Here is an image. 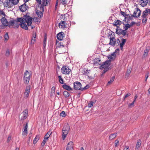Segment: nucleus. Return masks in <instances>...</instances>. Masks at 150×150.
<instances>
[{"label":"nucleus","mask_w":150,"mask_h":150,"mask_svg":"<svg viewBox=\"0 0 150 150\" xmlns=\"http://www.w3.org/2000/svg\"><path fill=\"white\" fill-rule=\"evenodd\" d=\"M0 14L1 15H2L4 16H5V14L4 12L2 10H0Z\"/></svg>","instance_id":"60"},{"label":"nucleus","mask_w":150,"mask_h":150,"mask_svg":"<svg viewBox=\"0 0 150 150\" xmlns=\"http://www.w3.org/2000/svg\"><path fill=\"white\" fill-rule=\"evenodd\" d=\"M30 86H27L26 87L25 90V91L24 92V95H25V98H27L28 97L29 95V93L30 92Z\"/></svg>","instance_id":"11"},{"label":"nucleus","mask_w":150,"mask_h":150,"mask_svg":"<svg viewBox=\"0 0 150 150\" xmlns=\"http://www.w3.org/2000/svg\"><path fill=\"white\" fill-rule=\"evenodd\" d=\"M67 2V1L66 0H62V3L64 5H66Z\"/></svg>","instance_id":"55"},{"label":"nucleus","mask_w":150,"mask_h":150,"mask_svg":"<svg viewBox=\"0 0 150 150\" xmlns=\"http://www.w3.org/2000/svg\"><path fill=\"white\" fill-rule=\"evenodd\" d=\"M60 116L62 117H64L65 116V112L64 111H62L60 113Z\"/></svg>","instance_id":"51"},{"label":"nucleus","mask_w":150,"mask_h":150,"mask_svg":"<svg viewBox=\"0 0 150 150\" xmlns=\"http://www.w3.org/2000/svg\"><path fill=\"white\" fill-rule=\"evenodd\" d=\"M74 143L72 142H70L68 143L66 149H69L70 150H72L74 147Z\"/></svg>","instance_id":"17"},{"label":"nucleus","mask_w":150,"mask_h":150,"mask_svg":"<svg viewBox=\"0 0 150 150\" xmlns=\"http://www.w3.org/2000/svg\"><path fill=\"white\" fill-rule=\"evenodd\" d=\"M10 54V52L9 49H7L6 51V56L7 57H8Z\"/></svg>","instance_id":"50"},{"label":"nucleus","mask_w":150,"mask_h":150,"mask_svg":"<svg viewBox=\"0 0 150 150\" xmlns=\"http://www.w3.org/2000/svg\"><path fill=\"white\" fill-rule=\"evenodd\" d=\"M74 88L76 90H81V86H82L81 83L79 82L76 81L74 83Z\"/></svg>","instance_id":"9"},{"label":"nucleus","mask_w":150,"mask_h":150,"mask_svg":"<svg viewBox=\"0 0 150 150\" xmlns=\"http://www.w3.org/2000/svg\"><path fill=\"white\" fill-rule=\"evenodd\" d=\"M51 133H52L51 132H48L45 135L44 137L46 138L47 139H48V138L51 134Z\"/></svg>","instance_id":"42"},{"label":"nucleus","mask_w":150,"mask_h":150,"mask_svg":"<svg viewBox=\"0 0 150 150\" xmlns=\"http://www.w3.org/2000/svg\"><path fill=\"white\" fill-rule=\"evenodd\" d=\"M143 18L142 20V23H145L147 21V18Z\"/></svg>","instance_id":"56"},{"label":"nucleus","mask_w":150,"mask_h":150,"mask_svg":"<svg viewBox=\"0 0 150 150\" xmlns=\"http://www.w3.org/2000/svg\"><path fill=\"white\" fill-rule=\"evenodd\" d=\"M148 15V11L146 10H145L143 12L142 17V18H147Z\"/></svg>","instance_id":"31"},{"label":"nucleus","mask_w":150,"mask_h":150,"mask_svg":"<svg viewBox=\"0 0 150 150\" xmlns=\"http://www.w3.org/2000/svg\"><path fill=\"white\" fill-rule=\"evenodd\" d=\"M110 42L109 44L112 46H115L116 44V40L115 39V36L114 34H111L110 36Z\"/></svg>","instance_id":"5"},{"label":"nucleus","mask_w":150,"mask_h":150,"mask_svg":"<svg viewBox=\"0 0 150 150\" xmlns=\"http://www.w3.org/2000/svg\"><path fill=\"white\" fill-rule=\"evenodd\" d=\"M130 27V26L129 25V24L128 23H127L125 24V26L124 27V28L125 30H126L128 28Z\"/></svg>","instance_id":"44"},{"label":"nucleus","mask_w":150,"mask_h":150,"mask_svg":"<svg viewBox=\"0 0 150 150\" xmlns=\"http://www.w3.org/2000/svg\"><path fill=\"white\" fill-rule=\"evenodd\" d=\"M122 23L121 21L117 20L114 22L113 25L116 26L117 28V27H119V26H120Z\"/></svg>","instance_id":"25"},{"label":"nucleus","mask_w":150,"mask_h":150,"mask_svg":"<svg viewBox=\"0 0 150 150\" xmlns=\"http://www.w3.org/2000/svg\"><path fill=\"white\" fill-rule=\"evenodd\" d=\"M11 139V136H8L7 138V142H9Z\"/></svg>","instance_id":"62"},{"label":"nucleus","mask_w":150,"mask_h":150,"mask_svg":"<svg viewBox=\"0 0 150 150\" xmlns=\"http://www.w3.org/2000/svg\"><path fill=\"white\" fill-rule=\"evenodd\" d=\"M63 95L65 98L68 97L69 96V93L67 91L63 92Z\"/></svg>","instance_id":"38"},{"label":"nucleus","mask_w":150,"mask_h":150,"mask_svg":"<svg viewBox=\"0 0 150 150\" xmlns=\"http://www.w3.org/2000/svg\"><path fill=\"white\" fill-rule=\"evenodd\" d=\"M25 18L22 17L23 22L21 21L20 25L23 29L27 30L28 27L25 23H27L28 26L30 25L32 22L33 18L27 15H25Z\"/></svg>","instance_id":"1"},{"label":"nucleus","mask_w":150,"mask_h":150,"mask_svg":"<svg viewBox=\"0 0 150 150\" xmlns=\"http://www.w3.org/2000/svg\"><path fill=\"white\" fill-rule=\"evenodd\" d=\"M30 78L27 77H23L24 83L25 84H27L29 83Z\"/></svg>","instance_id":"36"},{"label":"nucleus","mask_w":150,"mask_h":150,"mask_svg":"<svg viewBox=\"0 0 150 150\" xmlns=\"http://www.w3.org/2000/svg\"><path fill=\"white\" fill-rule=\"evenodd\" d=\"M131 94L129 93H128L125 96L124 98L123 99V100H125V99L127 98V97L129 96H130Z\"/></svg>","instance_id":"53"},{"label":"nucleus","mask_w":150,"mask_h":150,"mask_svg":"<svg viewBox=\"0 0 150 150\" xmlns=\"http://www.w3.org/2000/svg\"><path fill=\"white\" fill-rule=\"evenodd\" d=\"M28 8L29 7L25 3L19 6V9L22 12L26 11Z\"/></svg>","instance_id":"10"},{"label":"nucleus","mask_w":150,"mask_h":150,"mask_svg":"<svg viewBox=\"0 0 150 150\" xmlns=\"http://www.w3.org/2000/svg\"><path fill=\"white\" fill-rule=\"evenodd\" d=\"M90 70H86V71H84L83 72V74L84 75H86L88 76V74L89 73V71H90Z\"/></svg>","instance_id":"45"},{"label":"nucleus","mask_w":150,"mask_h":150,"mask_svg":"<svg viewBox=\"0 0 150 150\" xmlns=\"http://www.w3.org/2000/svg\"><path fill=\"white\" fill-rule=\"evenodd\" d=\"M123 30L121 29L119 27L117 28L116 33L119 35H121V32H122Z\"/></svg>","instance_id":"30"},{"label":"nucleus","mask_w":150,"mask_h":150,"mask_svg":"<svg viewBox=\"0 0 150 150\" xmlns=\"http://www.w3.org/2000/svg\"><path fill=\"white\" fill-rule=\"evenodd\" d=\"M61 71L62 74H69L70 73L71 70L68 67L64 66L61 68Z\"/></svg>","instance_id":"3"},{"label":"nucleus","mask_w":150,"mask_h":150,"mask_svg":"<svg viewBox=\"0 0 150 150\" xmlns=\"http://www.w3.org/2000/svg\"><path fill=\"white\" fill-rule=\"evenodd\" d=\"M33 21L34 22L37 23H40V19L36 17H34L33 18Z\"/></svg>","instance_id":"41"},{"label":"nucleus","mask_w":150,"mask_h":150,"mask_svg":"<svg viewBox=\"0 0 150 150\" xmlns=\"http://www.w3.org/2000/svg\"><path fill=\"white\" fill-rule=\"evenodd\" d=\"M141 11L140 9L137 8L136 11H135L134 13L132 15V16L134 17H138L140 15Z\"/></svg>","instance_id":"12"},{"label":"nucleus","mask_w":150,"mask_h":150,"mask_svg":"<svg viewBox=\"0 0 150 150\" xmlns=\"http://www.w3.org/2000/svg\"><path fill=\"white\" fill-rule=\"evenodd\" d=\"M42 11H40L37 10L36 13L38 17L40 18H42L43 16V13H42Z\"/></svg>","instance_id":"24"},{"label":"nucleus","mask_w":150,"mask_h":150,"mask_svg":"<svg viewBox=\"0 0 150 150\" xmlns=\"http://www.w3.org/2000/svg\"><path fill=\"white\" fill-rule=\"evenodd\" d=\"M117 135V133H114L111 134L109 136V139L110 140H112L115 138Z\"/></svg>","instance_id":"35"},{"label":"nucleus","mask_w":150,"mask_h":150,"mask_svg":"<svg viewBox=\"0 0 150 150\" xmlns=\"http://www.w3.org/2000/svg\"><path fill=\"white\" fill-rule=\"evenodd\" d=\"M104 70L103 71V73H105L108 69V68H104Z\"/></svg>","instance_id":"61"},{"label":"nucleus","mask_w":150,"mask_h":150,"mask_svg":"<svg viewBox=\"0 0 150 150\" xmlns=\"http://www.w3.org/2000/svg\"><path fill=\"white\" fill-rule=\"evenodd\" d=\"M131 69H128L127 71V72L126 74V76H128L129 75L130 73L131 72Z\"/></svg>","instance_id":"46"},{"label":"nucleus","mask_w":150,"mask_h":150,"mask_svg":"<svg viewBox=\"0 0 150 150\" xmlns=\"http://www.w3.org/2000/svg\"><path fill=\"white\" fill-rule=\"evenodd\" d=\"M120 13L123 16L125 17V19H126V16H128L129 14H126L124 12L121 11L120 12Z\"/></svg>","instance_id":"40"},{"label":"nucleus","mask_w":150,"mask_h":150,"mask_svg":"<svg viewBox=\"0 0 150 150\" xmlns=\"http://www.w3.org/2000/svg\"><path fill=\"white\" fill-rule=\"evenodd\" d=\"M36 36V35L35 34H33V36L32 37V38H31V44H33L34 43V42L36 40V39H35Z\"/></svg>","instance_id":"34"},{"label":"nucleus","mask_w":150,"mask_h":150,"mask_svg":"<svg viewBox=\"0 0 150 150\" xmlns=\"http://www.w3.org/2000/svg\"><path fill=\"white\" fill-rule=\"evenodd\" d=\"M47 42V37L46 35H45V36H44V47H45L46 46V43Z\"/></svg>","instance_id":"48"},{"label":"nucleus","mask_w":150,"mask_h":150,"mask_svg":"<svg viewBox=\"0 0 150 150\" xmlns=\"http://www.w3.org/2000/svg\"><path fill=\"white\" fill-rule=\"evenodd\" d=\"M116 55L115 52L113 53L112 54L108 56V58L109 59L113 60L115 58Z\"/></svg>","instance_id":"26"},{"label":"nucleus","mask_w":150,"mask_h":150,"mask_svg":"<svg viewBox=\"0 0 150 150\" xmlns=\"http://www.w3.org/2000/svg\"><path fill=\"white\" fill-rule=\"evenodd\" d=\"M64 33L62 32H61L58 33L57 35V38L60 40H62L63 38L64 37L63 35Z\"/></svg>","instance_id":"16"},{"label":"nucleus","mask_w":150,"mask_h":150,"mask_svg":"<svg viewBox=\"0 0 150 150\" xmlns=\"http://www.w3.org/2000/svg\"><path fill=\"white\" fill-rule=\"evenodd\" d=\"M141 144V141L140 139H139L137 141L135 150H137L140 148Z\"/></svg>","instance_id":"20"},{"label":"nucleus","mask_w":150,"mask_h":150,"mask_svg":"<svg viewBox=\"0 0 150 150\" xmlns=\"http://www.w3.org/2000/svg\"><path fill=\"white\" fill-rule=\"evenodd\" d=\"M4 39L5 40H7L8 38L9 37L8 33H6L4 35Z\"/></svg>","instance_id":"52"},{"label":"nucleus","mask_w":150,"mask_h":150,"mask_svg":"<svg viewBox=\"0 0 150 150\" xmlns=\"http://www.w3.org/2000/svg\"><path fill=\"white\" fill-rule=\"evenodd\" d=\"M89 86L87 85L85 87H84L83 88H82L81 90L83 91L84 90H85L86 89L88 88H89Z\"/></svg>","instance_id":"54"},{"label":"nucleus","mask_w":150,"mask_h":150,"mask_svg":"<svg viewBox=\"0 0 150 150\" xmlns=\"http://www.w3.org/2000/svg\"><path fill=\"white\" fill-rule=\"evenodd\" d=\"M93 64L94 65H99L101 63V61L98 58H97L95 59L93 61Z\"/></svg>","instance_id":"18"},{"label":"nucleus","mask_w":150,"mask_h":150,"mask_svg":"<svg viewBox=\"0 0 150 150\" xmlns=\"http://www.w3.org/2000/svg\"><path fill=\"white\" fill-rule=\"evenodd\" d=\"M11 1L13 6L14 5L17 4L19 2V0H11Z\"/></svg>","instance_id":"37"},{"label":"nucleus","mask_w":150,"mask_h":150,"mask_svg":"<svg viewBox=\"0 0 150 150\" xmlns=\"http://www.w3.org/2000/svg\"><path fill=\"white\" fill-rule=\"evenodd\" d=\"M40 137V136L39 135L36 136V137L35 138L33 141V143L34 144H35L37 143V142L39 139Z\"/></svg>","instance_id":"33"},{"label":"nucleus","mask_w":150,"mask_h":150,"mask_svg":"<svg viewBox=\"0 0 150 150\" xmlns=\"http://www.w3.org/2000/svg\"><path fill=\"white\" fill-rule=\"evenodd\" d=\"M55 87L54 86L52 87L51 88V93H52V92L53 93H55Z\"/></svg>","instance_id":"59"},{"label":"nucleus","mask_w":150,"mask_h":150,"mask_svg":"<svg viewBox=\"0 0 150 150\" xmlns=\"http://www.w3.org/2000/svg\"><path fill=\"white\" fill-rule=\"evenodd\" d=\"M110 64V61L107 60L104 62H103L100 67V68L103 69V68H108Z\"/></svg>","instance_id":"4"},{"label":"nucleus","mask_w":150,"mask_h":150,"mask_svg":"<svg viewBox=\"0 0 150 150\" xmlns=\"http://www.w3.org/2000/svg\"><path fill=\"white\" fill-rule=\"evenodd\" d=\"M136 23L134 22H132L130 24H129V25H130V27L132 26L133 25L136 24Z\"/></svg>","instance_id":"63"},{"label":"nucleus","mask_w":150,"mask_h":150,"mask_svg":"<svg viewBox=\"0 0 150 150\" xmlns=\"http://www.w3.org/2000/svg\"><path fill=\"white\" fill-rule=\"evenodd\" d=\"M119 141L118 140H116L115 142V147L117 146V145L119 144Z\"/></svg>","instance_id":"57"},{"label":"nucleus","mask_w":150,"mask_h":150,"mask_svg":"<svg viewBox=\"0 0 150 150\" xmlns=\"http://www.w3.org/2000/svg\"><path fill=\"white\" fill-rule=\"evenodd\" d=\"M124 150H129V147L128 146H126L124 148Z\"/></svg>","instance_id":"64"},{"label":"nucleus","mask_w":150,"mask_h":150,"mask_svg":"<svg viewBox=\"0 0 150 150\" xmlns=\"http://www.w3.org/2000/svg\"><path fill=\"white\" fill-rule=\"evenodd\" d=\"M67 24L65 21H62L59 23L58 26L60 28L64 29L66 27Z\"/></svg>","instance_id":"14"},{"label":"nucleus","mask_w":150,"mask_h":150,"mask_svg":"<svg viewBox=\"0 0 150 150\" xmlns=\"http://www.w3.org/2000/svg\"><path fill=\"white\" fill-rule=\"evenodd\" d=\"M127 31L126 30H123L122 32H121V34L123 36H125L126 35Z\"/></svg>","instance_id":"49"},{"label":"nucleus","mask_w":150,"mask_h":150,"mask_svg":"<svg viewBox=\"0 0 150 150\" xmlns=\"http://www.w3.org/2000/svg\"><path fill=\"white\" fill-rule=\"evenodd\" d=\"M120 42V40L118 38L117 39V40H116V44H115L116 45H119Z\"/></svg>","instance_id":"58"},{"label":"nucleus","mask_w":150,"mask_h":150,"mask_svg":"<svg viewBox=\"0 0 150 150\" xmlns=\"http://www.w3.org/2000/svg\"><path fill=\"white\" fill-rule=\"evenodd\" d=\"M51 0H42V4H41V6L40 7V10H42L43 12L44 11V7L45 6H47L49 4Z\"/></svg>","instance_id":"6"},{"label":"nucleus","mask_w":150,"mask_h":150,"mask_svg":"<svg viewBox=\"0 0 150 150\" xmlns=\"http://www.w3.org/2000/svg\"><path fill=\"white\" fill-rule=\"evenodd\" d=\"M31 74L28 71L26 70L24 73V77H27L30 78V76Z\"/></svg>","instance_id":"28"},{"label":"nucleus","mask_w":150,"mask_h":150,"mask_svg":"<svg viewBox=\"0 0 150 150\" xmlns=\"http://www.w3.org/2000/svg\"><path fill=\"white\" fill-rule=\"evenodd\" d=\"M63 42H59L58 44L57 42L56 45H57L58 47H64L66 46V45L65 44H63Z\"/></svg>","instance_id":"32"},{"label":"nucleus","mask_w":150,"mask_h":150,"mask_svg":"<svg viewBox=\"0 0 150 150\" xmlns=\"http://www.w3.org/2000/svg\"><path fill=\"white\" fill-rule=\"evenodd\" d=\"M15 21V20L12 19V20H10V21L8 22V26L10 28H12L13 26Z\"/></svg>","instance_id":"22"},{"label":"nucleus","mask_w":150,"mask_h":150,"mask_svg":"<svg viewBox=\"0 0 150 150\" xmlns=\"http://www.w3.org/2000/svg\"><path fill=\"white\" fill-rule=\"evenodd\" d=\"M94 102L92 101H90L88 103V107L89 108H91L92 107L93 105V103Z\"/></svg>","instance_id":"47"},{"label":"nucleus","mask_w":150,"mask_h":150,"mask_svg":"<svg viewBox=\"0 0 150 150\" xmlns=\"http://www.w3.org/2000/svg\"><path fill=\"white\" fill-rule=\"evenodd\" d=\"M148 2V0H141L140 3L142 7H144L147 4Z\"/></svg>","instance_id":"19"},{"label":"nucleus","mask_w":150,"mask_h":150,"mask_svg":"<svg viewBox=\"0 0 150 150\" xmlns=\"http://www.w3.org/2000/svg\"><path fill=\"white\" fill-rule=\"evenodd\" d=\"M69 129L70 126L68 124L65 125L64 126L62 129V138L63 140L65 139L68 133Z\"/></svg>","instance_id":"2"},{"label":"nucleus","mask_w":150,"mask_h":150,"mask_svg":"<svg viewBox=\"0 0 150 150\" xmlns=\"http://www.w3.org/2000/svg\"><path fill=\"white\" fill-rule=\"evenodd\" d=\"M149 51V49L148 48V47H146V50L144 51V53L143 55V57H145L147 55V54L148 53V52Z\"/></svg>","instance_id":"29"},{"label":"nucleus","mask_w":150,"mask_h":150,"mask_svg":"<svg viewBox=\"0 0 150 150\" xmlns=\"http://www.w3.org/2000/svg\"><path fill=\"white\" fill-rule=\"evenodd\" d=\"M115 79V76H113L112 78L110 79V81L108 83V84H110L112 83L114 81Z\"/></svg>","instance_id":"39"},{"label":"nucleus","mask_w":150,"mask_h":150,"mask_svg":"<svg viewBox=\"0 0 150 150\" xmlns=\"http://www.w3.org/2000/svg\"><path fill=\"white\" fill-rule=\"evenodd\" d=\"M22 17L17 18V20H15L13 28H17L20 25L21 21L23 22Z\"/></svg>","instance_id":"7"},{"label":"nucleus","mask_w":150,"mask_h":150,"mask_svg":"<svg viewBox=\"0 0 150 150\" xmlns=\"http://www.w3.org/2000/svg\"><path fill=\"white\" fill-rule=\"evenodd\" d=\"M28 127V124L26 123L25 126L24 128V131L23 132L22 135H26L27 133V128Z\"/></svg>","instance_id":"21"},{"label":"nucleus","mask_w":150,"mask_h":150,"mask_svg":"<svg viewBox=\"0 0 150 150\" xmlns=\"http://www.w3.org/2000/svg\"><path fill=\"white\" fill-rule=\"evenodd\" d=\"M62 87L63 88L68 91H70L72 90V88L70 87V86L66 85V83H64Z\"/></svg>","instance_id":"23"},{"label":"nucleus","mask_w":150,"mask_h":150,"mask_svg":"<svg viewBox=\"0 0 150 150\" xmlns=\"http://www.w3.org/2000/svg\"><path fill=\"white\" fill-rule=\"evenodd\" d=\"M126 41V39H122L120 45V46L121 49H122Z\"/></svg>","instance_id":"27"},{"label":"nucleus","mask_w":150,"mask_h":150,"mask_svg":"<svg viewBox=\"0 0 150 150\" xmlns=\"http://www.w3.org/2000/svg\"><path fill=\"white\" fill-rule=\"evenodd\" d=\"M1 22L2 24L5 26H8V22L7 19L4 17H2L1 19Z\"/></svg>","instance_id":"13"},{"label":"nucleus","mask_w":150,"mask_h":150,"mask_svg":"<svg viewBox=\"0 0 150 150\" xmlns=\"http://www.w3.org/2000/svg\"><path fill=\"white\" fill-rule=\"evenodd\" d=\"M23 113V116L21 117V119L22 120H24L27 117L28 114V111L26 109H25L22 112Z\"/></svg>","instance_id":"15"},{"label":"nucleus","mask_w":150,"mask_h":150,"mask_svg":"<svg viewBox=\"0 0 150 150\" xmlns=\"http://www.w3.org/2000/svg\"><path fill=\"white\" fill-rule=\"evenodd\" d=\"M59 79V81L61 84H63L64 81L63 79L62 78L61 76H58Z\"/></svg>","instance_id":"43"},{"label":"nucleus","mask_w":150,"mask_h":150,"mask_svg":"<svg viewBox=\"0 0 150 150\" xmlns=\"http://www.w3.org/2000/svg\"><path fill=\"white\" fill-rule=\"evenodd\" d=\"M4 5L5 7L10 8L13 6V4L11 0H6L4 3Z\"/></svg>","instance_id":"8"}]
</instances>
